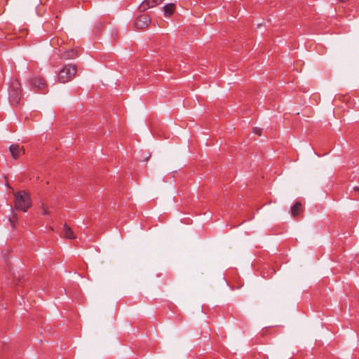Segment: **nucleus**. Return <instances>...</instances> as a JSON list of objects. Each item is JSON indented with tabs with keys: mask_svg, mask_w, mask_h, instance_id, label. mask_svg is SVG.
Here are the masks:
<instances>
[{
	"mask_svg": "<svg viewBox=\"0 0 359 359\" xmlns=\"http://www.w3.org/2000/svg\"><path fill=\"white\" fill-rule=\"evenodd\" d=\"M353 190L354 191H359V186H355L353 187Z\"/></svg>",
	"mask_w": 359,
	"mask_h": 359,
	"instance_id": "nucleus-15",
	"label": "nucleus"
},
{
	"mask_svg": "<svg viewBox=\"0 0 359 359\" xmlns=\"http://www.w3.org/2000/svg\"><path fill=\"white\" fill-rule=\"evenodd\" d=\"M163 0H144L139 6L140 12H144L149 8L156 7L161 4Z\"/></svg>",
	"mask_w": 359,
	"mask_h": 359,
	"instance_id": "nucleus-6",
	"label": "nucleus"
},
{
	"mask_svg": "<svg viewBox=\"0 0 359 359\" xmlns=\"http://www.w3.org/2000/svg\"><path fill=\"white\" fill-rule=\"evenodd\" d=\"M10 152L11 153V155L14 159L18 158L20 156L23 155L25 154V150L23 147H20L17 144H11L9 147Z\"/></svg>",
	"mask_w": 359,
	"mask_h": 359,
	"instance_id": "nucleus-7",
	"label": "nucleus"
},
{
	"mask_svg": "<svg viewBox=\"0 0 359 359\" xmlns=\"http://www.w3.org/2000/svg\"><path fill=\"white\" fill-rule=\"evenodd\" d=\"M42 210H43V215H48L49 214V212H48V208H46V206L43 205L42 207Z\"/></svg>",
	"mask_w": 359,
	"mask_h": 359,
	"instance_id": "nucleus-14",
	"label": "nucleus"
},
{
	"mask_svg": "<svg viewBox=\"0 0 359 359\" xmlns=\"http://www.w3.org/2000/svg\"><path fill=\"white\" fill-rule=\"evenodd\" d=\"M9 102L11 105H17L21 98V85L20 81L16 79L11 80L8 86Z\"/></svg>",
	"mask_w": 359,
	"mask_h": 359,
	"instance_id": "nucleus-2",
	"label": "nucleus"
},
{
	"mask_svg": "<svg viewBox=\"0 0 359 359\" xmlns=\"http://www.w3.org/2000/svg\"><path fill=\"white\" fill-rule=\"evenodd\" d=\"M175 4H168L163 7V11L165 16L171 15L175 10Z\"/></svg>",
	"mask_w": 359,
	"mask_h": 359,
	"instance_id": "nucleus-10",
	"label": "nucleus"
},
{
	"mask_svg": "<svg viewBox=\"0 0 359 359\" xmlns=\"http://www.w3.org/2000/svg\"><path fill=\"white\" fill-rule=\"evenodd\" d=\"M30 86L38 90H41L47 87V83L43 77L34 76L29 79Z\"/></svg>",
	"mask_w": 359,
	"mask_h": 359,
	"instance_id": "nucleus-4",
	"label": "nucleus"
},
{
	"mask_svg": "<svg viewBox=\"0 0 359 359\" xmlns=\"http://www.w3.org/2000/svg\"><path fill=\"white\" fill-rule=\"evenodd\" d=\"M14 205L16 210L27 212L32 205V201L29 194L25 191H18L14 194Z\"/></svg>",
	"mask_w": 359,
	"mask_h": 359,
	"instance_id": "nucleus-1",
	"label": "nucleus"
},
{
	"mask_svg": "<svg viewBox=\"0 0 359 359\" xmlns=\"http://www.w3.org/2000/svg\"><path fill=\"white\" fill-rule=\"evenodd\" d=\"M76 73V67L74 65H65L58 73L57 81L59 83H67L71 81Z\"/></svg>",
	"mask_w": 359,
	"mask_h": 359,
	"instance_id": "nucleus-3",
	"label": "nucleus"
},
{
	"mask_svg": "<svg viewBox=\"0 0 359 359\" xmlns=\"http://www.w3.org/2000/svg\"><path fill=\"white\" fill-rule=\"evenodd\" d=\"M302 210V203L299 201H297L294 205L291 208V215L293 217L299 215Z\"/></svg>",
	"mask_w": 359,
	"mask_h": 359,
	"instance_id": "nucleus-11",
	"label": "nucleus"
},
{
	"mask_svg": "<svg viewBox=\"0 0 359 359\" xmlns=\"http://www.w3.org/2000/svg\"><path fill=\"white\" fill-rule=\"evenodd\" d=\"M151 23V18L147 15H141L135 21V27L139 29H143Z\"/></svg>",
	"mask_w": 359,
	"mask_h": 359,
	"instance_id": "nucleus-5",
	"label": "nucleus"
},
{
	"mask_svg": "<svg viewBox=\"0 0 359 359\" xmlns=\"http://www.w3.org/2000/svg\"><path fill=\"white\" fill-rule=\"evenodd\" d=\"M63 233L66 238L74 239L76 238L73 231L67 224L63 226Z\"/></svg>",
	"mask_w": 359,
	"mask_h": 359,
	"instance_id": "nucleus-9",
	"label": "nucleus"
},
{
	"mask_svg": "<svg viewBox=\"0 0 359 359\" xmlns=\"http://www.w3.org/2000/svg\"><path fill=\"white\" fill-rule=\"evenodd\" d=\"M78 56V52L76 49H70L69 50L64 51L61 54V58L64 60H71Z\"/></svg>",
	"mask_w": 359,
	"mask_h": 359,
	"instance_id": "nucleus-8",
	"label": "nucleus"
},
{
	"mask_svg": "<svg viewBox=\"0 0 359 359\" xmlns=\"http://www.w3.org/2000/svg\"><path fill=\"white\" fill-rule=\"evenodd\" d=\"M17 219L18 218L16 213L13 212V217L9 218V222L12 228L15 227V222L17 221Z\"/></svg>",
	"mask_w": 359,
	"mask_h": 359,
	"instance_id": "nucleus-12",
	"label": "nucleus"
},
{
	"mask_svg": "<svg viewBox=\"0 0 359 359\" xmlns=\"http://www.w3.org/2000/svg\"><path fill=\"white\" fill-rule=\"evenodd\" d=\"M253 133L258 135H261L262 134V129L259 128H253Z\"/></svg>",
	"mask_w": 359,
	"mask_h": 359,
	"instance_id": "nucleus-13",
	"label": "nucleus"
}]
</instances>
